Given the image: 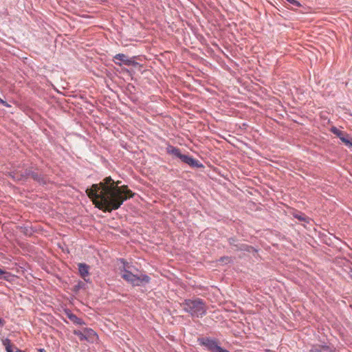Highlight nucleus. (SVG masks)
I'll use <instances>...</instances> for the list:
<instances>
[{
  "mask_svg": "<svg viewBox=\"0 0 352 352\" xmlns=\"http://www.w3.org/2000/svg\"><path fill=\"white\" fill-rule=\"evenodd\" d=\"M120 183V181L116 182L110 176L107 177L102 182L87 188L86 192L97 208L104 212H111L135 195L127 186H119Z\"/></svg>",
  "mask_w": 352,
  "mask_h": 352,
  "instance_id": "1",
  "label": "nucleus"
},
{
  "mask_svg": "<svg viewBox=\"0 0 352 352\" xmlns=\"http://www.w3.org/2000/svg\"><path fill=\"white\" fill-rule=\"evenodd\" d=\"M183 309L192 318H202L206 314L207 306L201 298L185 300L182 304Z\"/></svg>",
  "mask_w": 352,
  "mask_h": 352,
  "instance_id": "2",
  "label": "nucleus"
},
{
  "mask_svg": "<svg viewBox=\"0 0 352 352\" xmlns=\"http://www.w3.org/2000/svg\"><path fill=\"white\" fill-rule=\"evenodd\" d=\"M122 262L124 263L123 273L122 274V278L126 282L131 284L133 286H143L150 282V277L146 274L135 275L132 274L126 268H129L128 264H125L124 259H122Z\"/></svg>",
  "mask_w": 352,
  "mask_h": 352,
  "instance_id": "3",
  "label": "nucleus"
},
{
  "mask_svg": "<svg viewBox=\"0 0 352 352\" xmlns=\"http://www.w3.org/2000/svg\"><path fill=\"white\" fill-rule=\"evenodd\" d=\"M200 344L211 352H225V349L219 346L215 340L208 338H202L200 340Z\"/></svg>",
  "mask_w": 352,
  "mask_h": 352,
  "instance_id": "4",
  "label": "nucleus"
},
{
  "mask_svg": "<svg viewBox=\"0 0 352 352\" xmlns=\"http://www.w3.org/2000/svg\"><path fill=\"white\" fill-rule=\"evenodd\" d=\"M113 61L116 65H121L120 63L116 61L120 60L125 65L131 66V65H137L138 63L134 61L133 58H129L126 55L124 54H118L113 57Z\"/></svg>",
  "mask_w": 352,
  "mask_h": 352,
  "instance_id": "5",
  "label": "nucleus"
},
{
  "mask_svg": "<svg viewBox=\"0 0 352 352\" xmlns=\"http://www.w3.org/2000/svg\"><path fill=\"white\" fill-rule=\"evenodd\" d=\"M331 131L333 134L336 135L346 146L349 147H352V142L348 140V135L344 131H340L336 127H332Z\"/></svg>",
  "mask_w": 352,
  "mask_h": 352,
  "instance_id": "6",
  "label": "nucleus"
},
{
  "mask_svg": "<svg viewBox=\"0 0 352 352\" xmlns=\"http://www.w3.org/2000/svg\"><path fill=\"white\" fill-rule=\"evenodd\" d=\"M78 270L80 276L84 279L85 281L89 283L90 279L89 278V266L85 263H79L78 264Z\"/></svg>",
  "mask_w": 352,
  "mask_h": 352,
  "instance_id": "7",
  "label": "nucleus"
},
{
  "mask_svg": "<svg viewBox=\"0 0 352 352\" xmlns=\"http://www.w3.org/2000/svg\"><path fill=\"white\" fill-rule=\"evenodd\" d=\"M183 162L188 164L191 167H202V164L199 163L198 160H196L195 159L186 155H184L182 156L180 159Z\"/></svg>",
  "mask_w": 352,
  "mask_h": 352,
  "instance_id": "8",
  "label": "nucleus"
},
{
  "mask_svg": "<svg viewBox=\"0 0 352 352\" xmlns=\"http://www.w3.org/2000/svg\"><path fill=\"white\" fill-rule=\"evenodd\" d=\"M84 335L86 338L85 340L88 342H94L97 338L96 333L91 329L85 328L84 329Z\"/></svg>",
  "mask_w": 352,
  "mask_h": 352,
  "instance_id": "9",
  "label": "nucleus"
},
{
  "mask_svg": "<svg viewBox=\"0 0 352 352\" xmlns=\"http://www.w3.org/2000/svg\"><path fill=\"white\" fill-rule=\"evenodd\" d=\"M166 152L168 154L173 155L181 159L183 154L181 153L180 150L178 148L173 146L171 145H168L166 148Z\"/></svg>",
  "mask_w": 352,
  "mask_h": 352,
  "instance_id": "10",
  "label": "nucleus"
},
{
  "mask_svg": "<svg viewBox=\"0 0 352 352\" xmlns=\"http://www.w3.org/2000/svg\"><path fill=\"white\" fill-rule=\"evenodd\" d=\"M328 350L329 346L327 345L316 344L311 347L309 352H324Z\"/></svg>",
  "mask_w": 352,
  "mask_h": 352,
  "instance_id": "11",
  "label": "nucleus"
},
{
  "mask_svg": "<svg viewBox=\"0 0 352 352\" xmlns=\"http://www.w3.org/2000/svg\"><path fill=\"white\" fill-rule=\"evenodd\" d=\"M21 177H24L23 175H21ZM25 177H30L33 179L34 180L40 182V176L36 172L30 171V170H25Z\"/></svg>",
  "mask_w": 352,
  "mask_h": 352,
  "instance_id": "12",
  "label": "nucleus"
},
{
  "mask_svg": "<svg viewBox=\"0 0 352 352\" xmlns=\"http://www.w3.org/2000/svg\"><path fill=\"white\" fill-rule=\"evenodd\" d=\"M2 342L7 352H14L12 349L14 345L12 344L11 340L10 339H3L2 340Z\"/></svg>",
  "mask_w": 352,
  "mask_h": 352,
  "instance_id": "13",
  "label": "nucleus"
},
{
  "mask_svg": "<svg viewBox=\"0 0 352 352\" xmlns=\"http://www.w3.org/2000/svg\"><path fill=\"white\" fill-rule=\"evenodd\" d=\"M235 242H236V240L234 239H229L230 244L235 248L234 249V250H246L245 248V245H239V244L235 243Z\"/></svg>",
  "mask_w": 352,
  "mask_h": 352,
  "instance_id": "14",
  "label": "nucleus"
},
{
  "mask_svg": "<svg viewBox=\"0 0 352 352\" xmlns=\"http://www.w3.org/2000/svg\"><path fill=\"white\" fill-rule=\"evenodd\" d=\"M68 317L73 322L77 324H82L84 323L80 318H78L76 315L73 314H68Z\"/></svg>",
  "mask_w": 352,
  "mask_h": 352,
  "instance_id": "15",
  "label": "nucleus"
},
{
  "mask_svg": "<svg viewBox=\"0 0 352 352\" xmlns=\"http://www.w3.org/2000/svg\"><path fill=\"white\" fill-rule=\"evenodd\" d=\"M74 334L77 336L80 341H83L85 340V338H86L84 335V330L82 331L79 330H74Z\"/></svg>",
  "mask_w": 352,
  "mask_h": 352,
  "instance_id": "16",
  "label": "nucleus"
},
{
  "mask_svg": "<svg viewBox=\"0 0 352 352\" xmlns=\"http://www.w3.org/2000/svg\"><path fill=\"white\" fill-rule=\"evenodd\" d=\"M295 218L302 221H306L307 217L304 214H296L294 215Z\"/></svg>",
  "mask_w": 352,
  "mask_h": 352,
  "instance_id": "17",
  "label": "nucleus"
},
{
  "mask_svg": "<svg viewBox=\"0 0 352 352\" xmlns=\"http://www.w3.org/2000/svg\"><path fill=\"white\" fill-rule=\"evenodd\" d=\"M10 276V273L7 272L2 269L0 268V278H4V279H8V277Z\"/></svg>",
  "mask_w": 352,
  "mask_h": 352,
  "instance_id": "18",
  "label": "nucleus"
},
{
  "mask_svg": "<svg viewBox=\"0 0 352 352\" xmlns=\"http://www.w3.org/2000/svg\"><path fill=\"white\" fill-rule=\"evenodd\" d=\"M289 3L297 6V7H300L301 6V4L300 2H298V1L296 0H287Z\"/></svg>",
  "mask_w": 352,
  "mask_h": 352,
  "instance_id": "19",
  "label": "nucleus"
},
{
  "mask_svg": "<svg viewBox=\"0 0 352 352\" xmlns=\"http://www.w3.org/2000/svg\"><path fill=\"white\" fill-rule=\"evenodd\" d=\"M0 104H3V106H5V107H10V106L7 103V102H6V101H5V100H2L1 98H0Z\"/></svg>",
  "mask_w": 352,
  "mask_h": 352,
  "instance_id": "20",
  "label": "nucleus"
},
{
  "mask_svg": "<svg viewBox=\"0 0 352 352\" xmlns=\"http://www.w3.org/2000/svg\"><path fill=\"white\" fill-rule=\"evenodd\" d=\"M221 260L222 261H224L226 260L227 262H228V263H229V262L230 261V260H231V259H230V257H222V258H221Z\"/></svg>",
  "mask_w": 352,
  "mask_h": 352,
  "instance_id": "21",
  "label": "nucleus"
},
{
  "mask_svg": "<svg viewBox=\"0 0 352 352\" xmlns=\"http://www.w3.org/2000/svg\"><path fill=\"white\" fill-rule=\"evenodd\" d=\"M4 324V320L0 318V327Z\"/></svg>",
  "mask_w": 352,
  "mask_h": 352,
  "instance_id": "22",
  "label": "nucleus"
},
{
  "mask_svg": "<svg viewBox=\"0 0 352 352\" xmlns=\"http://www.w3.org/2000/svg\"><path fill=\"white\" fill-rule=\"evenodd\" d=\"M13 347L16 349L15 352H22L21 350L19 349L18 348L15 347L14 346Z\"/></svg>",
  "mask_w": 352,
  "mask_h": 352,
  "instance_id": "23",
  "label": "nucleus"
},
{
  "mask_svg": "<svg viewBox=\"0 0 352 352\" xmlns=\"http://www.w3.org/2000/svg\"><path fill=\"white\" fill-rule=\"evenodd\" d=\"M38 352H45V350L44 349H40Z\"/></svg>",
  "mask_w": 352,
  "mask_h": 352,
  "instance_id": "24",
  "label": "nucleus"
},
{
  "mask_svg": "<svg viewBox=\"0 0 352 352\" xmlns=\"http://www.w3.org/2000/svg\"><path fill=\"white\" fill-rule=\"evenodd\" d=\"M78 287H81L80 283H79V284H78Z\"/></svg>",
  "mask_w": 352,
  "mask_h": 352,
  "instance_id": "25",
  "label": "nucleus"
}]
</instances>
